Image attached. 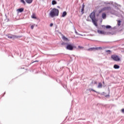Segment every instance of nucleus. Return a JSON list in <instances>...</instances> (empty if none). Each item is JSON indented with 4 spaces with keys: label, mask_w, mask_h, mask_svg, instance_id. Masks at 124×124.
<instances>
[{
    "label": "nucleus",
    "mask_w": 124,
    "mask_h": 124,
    "mask_svg": "<svg viewBox=\"0 0 124 124\" xmlns=\"http://www.w3.org/2000/svg\"><path fill=\"white\" fill-rule=\"evenodd\" d=\"M20 2H22V3H23V4H24V5H26V2L25 1V0H20Z\"/></svg>",
    "instance_id": "obj_19"
},
{
    "label": "nucleus",
    "mask_w": 124,
    "mask_h": 124,
    "mask_svg": "<svg viewBox=\"0 0 124 124\" xmlns=\"http://www.w3.org/2000/svg\"><path fill=\"white\" fill-rule=\"evenodd\" d=\"M52 4L53 5H55V4H57V1L55 0L52 1Z\"/></svg>",
    "instance_id": "obj_18"
},
{
    "label": "nucleus",
    "mask_w": 124,
    "mask_h": 124,
    "mask_svg": "<svg viewBox=\"0 0 124 124\" xmlns=\"http://www.w3.org/2000/svg\"><path fill=\"white\" fill-rule=\"evenodd\" d=\"M118 26H121V23H118Z\"/></svg>",
    "instance_id": "obj_32"
},
{
    "label": "nucleus",
    "mask_w": 124,
    "mask_h": 124,
    "mask_svg": "<svg viewBox=\"0 0 124 124\" xmlns=\"http://www.w3.org/2000/svg\"><path fill=\"white\" fill-rule=\"evenodd\" d=\"M90 17L91 19L92 20V22L95 26V27H97V20L95 19V12H93L90 15Z\"/></svg>",
    "instance_id": "obj_2"
},
{
    "label": "nucleus",
    "mask_w": 124,
    "mask_h": 124,
    "mask_svg": "<svg viewBox=\"0 0 124 124\" xmlns=\"http://www.w3.org/2000/svg\"><path fill=\"white\" fill-rule=\"evenodd\" d=\"M62 39L64 41H66L67 42H69V40L66 38L64 35H62Z\"/></svg>",
    "instance_id": "obj_7"
},
{
    "label": "nucleus",
    "mask_w": 124,
    "mask_h": 124,
    "mask_svg": "<svg viewBox=\"0 0 124 124\" xmlns=\"http://www.w3.org/2000/svg\"><path fill=\"white\" fill-rule=\"evenodd\" d=\"M50 27H53V23H50Z\"/></svg>",
    "instance_id": "obj_29"
},
{
    "label": "nucleus",
    "mask_w": 124,
    "mask_h": 124,
    "mask_svg": "<svg viewBox=\"0 0 124 124\" xmlns=\"http://www.w3.org/2000/svg\"><path fill=\"white\" fill-rule=\"evenodd\" d=\"M106 52L107 53H108V54H111V50H106Z\"/></svg>",
    "instance_id": "obj_23"
},
{
    "label": "nucleus",
    "mask_w": 124,
    "mask_h": 124,
    "mask_svg": "<svg viewBox=\"0 0 124 124\" xmlns=\"http://www.w3.org/2000/svg\"><path fill=\"white\" fill-rule=\"evenodd\" d=\"M17 11L18 12H20V13L23 12V11H24V8H20V9H18L17 10Z\"/></svg>",
    "instance_id": "obj_12"
},
{
    "label": "nucleus",
    "mask_w": 124,
    "mask_h": 124,
    "mask_svg": "<svg viewBox=\"0 0 124 124\" xmlns=\"http://www.w3.org/2000/svg\"><path fill=\"white\" fill-rule=\"evenodd\" d=\"M97 32L99 34H105V32L103 31L97 30Z\"/></svg>",
    "instance_id": "obj_8"
},
{
    "label": "nucleus",
    "mask_w": 124,
    "mask_h": 124,
    "mask_svg": "<svg viewBox=\"0 0 124 124\" xmlns=\"http://www.w3.org/2000/svg\"><path fill=\"white\" fill-rule=\"evenodd\" d=\"M121 112L124 114V108L122 109Z\"/></svg>",
    "instance_id": "obj_28"
},
{
    "label": "nucleus",
    "mask_w": 124,
    "mask_h": 124,
    "mask_svg": "<svg viewBox=\"0 0 124 124\" xmlns=\"http://www.w3.org/2000/svg\"><path fill=\"white\" fill-rule=\"evenodd\" d=\"M59 12L60 11H59V9L54 8L51 10L49 13V16L51 18H54V17L59 16Z\"/></svg>",
    "instance_id": "obj_1"
},
{
    "label": "nucleus",
    "mask_w": 124,
    "mask_h": 124,
    "mask_svg": "<svg viewBox=\"0 0 124 124\" xmlns=\"http://www.w3.org/2000/svg\"><path fill=\"white\" fill-rule=\"evenodd\" d=\"M98 88L99 89H101V88H102V83H101V82H99L98 83Z\"/></svg>",
    "instance_id": "obj_16"
},
{
    "label": "nucleus",
    "mask_w": 124,
    "mask_h": 124,
    "mask_svg": "<svg viewBox=\"0 0 124 124\" xmlns=\"http://www.w3.org/2000/svg\"><path fill=\"white\" fill-rule=\"evenodd\" d=\"M118 23H121V20H118Z\"/></svg>",
    "instance_id": "obj_30"
},
{
    "label": "nucleus",
    "mask_w": 124,
    "mask_h": 124,
    "mask_svg": "<svg viewBox=\"0 0 124 124\" xmlns=\"http://www.w3.org/2000/svg\"><path fill=\"white\" fill-rule=\"evenodd\" d=\"M78 48H79V49H84V47L80 46H78Z\"/></svg>",
    "instance_id": "obj_25"
},
{
    "label": "nucleus",
    "mask_w": 124,
    "mask_h": 124,
    "mask_svg": "<svg viewBox=\"0 0 124 124\" xmlns=\"http://www.w3.org/2000/svg\"><path fill=\"white\" fill-rule=\"evenodd\" d=\"M68 43H64V42H63L61 44L62 45V46H64V45H67Z\"/></svg>",
    "instance_id": "obj_24"
},
{
    "label": "nucleus",
    "mask_w": 124,
    "mask_h": 124,
    "mask_svg": "<svg viewBox=\"0 0 124 124\" xmlns=\"http://www.w3.org/2000/svg\"><path fill=\"white\" fill-rule=\"evenodd\" d=\"M105 10H111V7H104L99 11V13H101V12L105 11Z\"/></svg>",
    "instance_id": "obj_5"
},
{
    "label": "nucleus",
    "mask_w": 124,
    "mask_h": 124,
    "mask_svg": "<svg viewBox=\"0 0 124 124\" xmlns=\"http://www.w3.org/2000/svg\"><path fill=\"white\" fill-rule=\"evenodd\" d=\"M67 15V13H66V12H63L62 15V17H65V16H66Z\"/></svg>",
    "instance_id": "obj_15"
},
{
    "label": "nucleus",
    "mask_w": 124,
    "mask_h": 124,
    "mask_svg": "<svg viewBox=\"0 0 124 124\" xmlns=\"http://www.w3.org/2000/svg\"><path fill=\"white\" fill-rule=\"evenodd\" d=\"M31 18H32V19H36V15L34 13H33L31 16Z\"/></svg>",
    "instance_id": "obj_9"
},
{
    "label": "nucleus",
    "mask_w": 124,
    "mask_h": 124,
    "mask_svg": "<svg viewBox=\"0 0 124 124\" xmlns=\"http://www.w3.org/2000/svg\"><path fill=\"white\" fill-rule=\"evenodd\" d=\"M84 7H85L84 5H83L82 8L81 9V12L82 13H84Z\"/></svg>",
    "instance_id": "obj_22"
},
{
    "label": "nucleus",
    "mask_w": 124,
    "mask_h": 124,
    "mask_svg": "<svg viewBox=\"0 0 124 124\" xmlns=\"http://www.w3.org/2000/svg\"><path fill=\"white\" fill-rule=\"evenodd\" d=\"M103 83L104 84V81H103Z\"/></svg>",
    "instance_id": "obj_33"
},
{
    "label": "nucleus",
    "mask_w": 124,
    "mask_h": 124,
    "mask_svg": "<svg viewBox=\"0 0 124 124\" xmlns=\"http://www.w3.org/2000/svg\"><path fill=\"white\" fill-rule=\"evenodd\" d=\"M114 68H115V69H119V68H120V66L117 65V64H115L113 66Z\"/></svg>",
    "instance_id": "obj_14"
},
{
    "label": "nucleus",
    "mask_w": 124,
    "mask_h": 124,
    "mask_svg": "<svg viewBox=\"0 0 124 124\" xmlns=\"http://www.w3.org/2000/svg\"><path fill=\"white\" fill-rule=\"evenodd\" d=\"M111 59L113 60V61H115V62H119L120 61V58H119V56L116 55H112L111 56Z\"/></svg>",
    "instance_id": "obj_3"
},
{
    "label": "nucleus",
    "mask_w": 124,
    "mask_h": 124,
    "mask_svg": "<svg viewBox=\"0 0 124 124\" xmlns=\"http://www.w3.org/2000/svg\"><path fill=\"white\" fill-rule=\"evenodd\" d=\"M95 50H102V47H95Z\"/></svg>",
    "instance_id": "obj_21"
},
{
    "label": "nucleus",
    "mask_w": 124,
    "mask_h": 124,
    "mask_svg": "<svg viewBox=\"0 0 124 124\" xmlns=\"http://www.w3.org/2000/svg\"><path fill=\"white\" fill-rule=\"evenodd\" d=\"M34 27V26H33V25H31V30H33V28Z\"/></svg>",
    "instance_id": "obj_26"
},
{
    "label": "nucleus",
    "mask_w": 124,
    "mask_h": 124,
    "mask_svg": "<svg viewBox=\"0 0 124 124\" xmlns=\"http://www.w3.org/2000/svg\"><path fill=\"white\" fill-rule=\"evenodd\" d=\"M33 0H25V1L27 2V3L31 4V2H32Z\"/></svg>",
    "instance_id": "obj_13"
},
{
    "label": "nucleus",
    "mask_w": 124,
    "mask_h": 124,
    "mask_svg": "<svg viewBox=\"0 0 124 124\" xmlns=\"http://www.w3.org/2000/svg\"><path fill=\"white\" fill-rule=\"evenodd\" d=\"M94 84H97V82L94 81Z\"/></svg>",
    "instance_id": "obj_31"
},
{
    "label": "nucleus",
    "mask_w": 124,
    "mask_h": 124,
    "mask_svg": "<svg viewBox=\"0 0 124 124\" xmlns=\"http://www.w3.org/2000/svg\"><path fill=\"white\" fill-rule=\"evenodd\" d=\"M102 17L103 19H105L107 17V16L105 13H103L102 15Z\"/></svg>",
    "instance_id": "obj_11"
},
{
    "label": "nucleus",
    "mask_w": 124,
    "mask_h": 124,
    "mask_svg": "<svg viewBox=\"0 0 124 124\" xmlns=\"http://www.w3.org/2000/svg\"><path fill=\"white\" fill-rule=\"evenodd\" d=\"M66 49L70 51H72V50H73V46L70 43L68 44L66 46Z\"/></svg>",
    "instance_id": "obj_4"
},
{
    "label": "nucleus",
    "mask_w": 124,
    "mask_h": 124,
    "mask_svg": "<svg viewBox=\"0 0 124 124\" xmlns=\"http://www.w3.org/2000/svg\"><path fill=\"white\" fill-rule=\"evenodd\" d=\"M102 27L104 29H105V28H106V29H111V26H110V25H108V26H106V27L105 25H102Z\"/></svg>",
    "instance_id": "obj_10"
},
{
    "label": "nucleus",
    "mask_w": 124,
    "mask_h": 124,
    "mask_svg": "<svg viewBox=\"0 0 124 124\" xmlns=\"http://www.w3.org/2000/svg\"><path fill=\"white\" fill-rule=\"evenodd\" d=\"M39 62V61H35L33 62H31V63H33V62Z\"/></svg>",
    "instance_id": "obj_27"
},
{
    "label": "nucleus",
    "mask_w": 124,
    "mask_h": 124,
    "mask_svg": "<svg viewBox=\"0 0 124 124\" xmlns=\"http://www.w3.org/2000/svg\"><path fill=\"white\" fill-rule=\"evenodd\" d=\"M93 50H95V47H91L87 49L88 51H93Z\"/></svg>",
    "instance_id": "obj_17"
},
{
    "label": "nucleus",
    "mask_w": 124,
    "mask_h": 124,
    "mask_svg": "<svg viewBox=\"0 0 124 124\" xmlns=\"http://www.w3.org/2000/svg\"><path fill=\"white\" fill-rule=\"evenodd\" d=\"M89 91H90V92H94V93H97L95 90H93V89H89Z\"/></svg>",
    "instance_id": "obj_20"
},
{
    "label": "nucleus",
    "mask_w": 124,
    "mask_h": 124,
    "mask_svg": "<svg viewBox=\"0 0 124 124\" xmlns=\"http://www.w3.org/2000/svg\"><path fill=\"white\" fill-rule=\"evenodd\" d=\"M6 36L8 37V38H10V39L12 38H19V36H15L14 35H11V34H8L6 35Z\"/></svg>",
    "instance_id": "obj_6"
}]
</instances>
